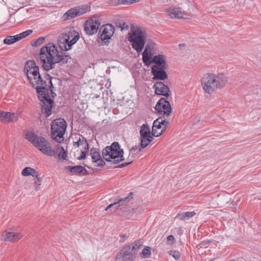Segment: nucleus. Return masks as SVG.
<instances>
[{
  "label": "nucleus",
  "mask_w": 261,
  "mask_h": 261,
  "mask_svg": "<svg viewBox=\"0 0 261 261\" xmlns=\"http://www.w3.org/2000/svg\"><path fill=\"white\" fill-rule=\"evenodd\" d=\"M70 59L68 55H60L57 46L49 43L41 48L37 61L45 70L49 71L55 67L56 64H65Z\"/></svg>",
  "instance_id": "nucleus-1"
},
{
  "label": "nucleus",
  "mask_w": 261,
  "mask_h": 261,
  "mask_svg": "<svg viewBox=\"0 0 261 261\" xmlns=\"http://www.w3.org/2000/svg\"><path fill=\"white\" fill-rule=\"evenodd\" d=\"M228 82V77L222 72H207L203 74L201 84L204 92L210 95L224 88Z\"/></svg>",
  "instance_id": "nucleus-2"
},
{
  "label": "nucleus",
  "mask_w": 261,
  "mask_h": 261,
  "mask_svg": "<svg viewBox=\"0 0 261 261\" xmlns=\"http://www.w3.org/2000/svg\"><path fill=\"white\" fill-rule=\"evenodd\" d=\"M46 85V82L44 81L37 84L34 87L38 94V98L41 100L42 112L45 117H48L52 114L54 103V101L46 93L47 91Z\"/></svg>",
  "instance_id": "nucleus-3"
},
{
  "label": "nucleus",
  "mask_w": 261,
  "mask_h": 261,
  "mask_svg": "<svg viewBox=\"0 0 261 261\" xmlns=\"http://www.w3.org/2000/svg\"><path fill=\"white\" fill-rule=\"evenodd\" d=\"M147 34L146 31L138 27H133L128 34V40L132 43V47L140 53L143 49Z\"/></svg>",
  "instance_id": "nucleus-4"
},
{
  "label": "nucleus",
  "mask_w": 261,
  "mask_h": 261,
  "mask_svg": "<svg viewBox=\"0 0 261 261\" xmlns=\"http://www.w3.org/2000/svg\"><path fill=\"white\" fill-rule=\"evenodd\" d=\"M123 150L120 148L117 142H113L111 146L105 147L102 151L103 159L108 162L117 164L125 160Z\"/></svg>",
  "instance_id": "nucleus-5"
},
{
  "label": "nucleus",
  "mask_w": 261,
  "mask_h": 261,
  "mask_svg": "<svg viewBox=\"0 0 261 261\" xmlns=\"http://www.w3.org/2000/svg\"><path fill=\"white\" fill-rule=\"evenodd\" d=\"M140 247L137 242L124 246L117 253L115 261H134Z\"/></svg>",
  "instance_id": "nucleus-6"
},
{
  "label": "nucleus",
  "mask_w": 261,
  "mask_h": 261,
  "mask_svg": "<svg viewBox=\"0 0 261 261\" xmlns=\"http://www.w3.org/2000/svg\"><path fill=\"white\" fill-rule=\"evenodd\" d=\"M24 70L30 83L33 87H35L37 84L45 81L42 80L39 72V67L36 65L34 61H27Z\"/></svg>",
  "instance_id": "nucleus-7"
},
{
  "label": "nucleus",
  "mask_w": 261,
  "mask_h": 261,
  "mask_svg": "<svg viewBox=\"0 0 261 261\" xmlns=\"http://www.w3.org/2000/svg\"><path fill=\"white\" fill-rule=\"evenodd\" d=\"M67 127L65 120L62 118L55 119L51 124V138L60 143L63 140V136Z\"/></svg>",
  "instance_id": "nucleus-8"
},
{
  "label": "nucleus",
  "mask_w": 261,
  "mask_h": 261,
  "mask_svg": "<svg viewBox=\"0 0 261 261\" xmlns=\"http://www.w3.org/2000/svg\"><path fill=\"white\" fill-rule=\"evenodd\" d=\"M34 145L43 153L48 156H55L56 152L52 149L49 142L43 137H39Z\"/></svg>",
  "instance_id": "nucleus-9"
},
{
  "label": "nucleus",
  "mask_w": 261,
  "mask_h": 261,
  "mask_svg": "<svg viewBox=\"0 0 261 261\" xmlns=\"http://www.w3.org/2000/svg\"><path fill=\"white\" fill-rule=\"evenodd\" d=\"M165 12L172 18L189 19L191 17L189 13L182 11L180 7H170L166 9Z\"/></svg>",
  "instance_id": "nucleus-10"
},
{
  "label": "nucleus",
  "mask_w": 261,
  "mask_h": 261,
  "mask_svg": "<svg viewBox=\"0 0 261 261\" xmlns=\"http://www.w3.org/2000/svg\"><path fill=\"white\" fill-rule=\"evenodd\" d=\"M90 10V7L87 5L82 7H75L68 10L64 15L65 19H70L76 16L82 15Z\"/></svg>",
  "instance_id": "nucleus-11"
},
{
  "label": "nucleus",
  "mask_w": 261,
  "mask_h": 261,
  "mask_svg": "<svg viewBox=\"0 0 261 261\" xmlns=\"http://www.w3.org/2000/svg\"><path fill=\"white\" fill-rule=\"evenodd\" d=\"M155 109L159 114L166 115V116H169L172 111L169 102L164 98H162L159 100Z\"/></svg>",
  "instance_id": "nucleus-12"
},
{
  "label": "nucleus",
  "mask_w": 261,
  "mask_h": 261,
  "mask_svg": "<svg viewBox=\"0 0 261 261\" xmlns=\"http://www.w3.org/2000/svg\"><path fill=\"white\" fill-rule=\"evenodd\" d=\"M99 25L100 22L96 18L89 19L85 23L84 30L87 35H92L97 33Z\"/></svg>",
  "instance_id": "nucleus-13"
},
{
  "label": "nucleus",
  "mask_w": 261,
  "mask_h": 261,
  "mask_svg": "<svg viewBox=\"0 0 261 261\" xmlns=\"http://www.w3.org/2000/svg\"><path fill=\"white\" fill-rule=\"evenodd\" d=\"M23 237V235L20 232H14L5 230L2 234V240L4 241H9L15 242Z\"/></svg>",
  "instance_id": "nucleus-14"
},
{
  "label": "nucleus",
  "mask_w": 261,
  "mask_h": 261,
  "mask_svg": "<svg viewBox=\"0 0 261 261\" xmlns=\"http://www.w3.org/2000/svg\"><path fill=\"white\" fill-rule=\"evenodd\" d=\"M114 27L110 24L103 25L99 31V33H101V38L102 40L110 39L114 34Z\"/></svg>",
  "instance_id": "nucleus-15"
},
{
  "label": "nucleus",
  "mask_w": 261,
  "mask_h": 261,
  "mask_svg": "<svg viewBox=\"0 0 261 261\" xmlns=\"http://www.w3.org/2000/svg\"><path fill=\"white\" fill-rule=\"evenodd\" d=\"M167 67H157L156 66H152L151 68V73L153 75V79L164 80L167 79L168 75L165 72Z\"/></svg>",
  "instance_id": "nucleus-16"
},
{
  "label": "nucleus",
  "mask_w": 261,
  "mask_h": 261,
  "mask_svg": "<svg viewBox=\"0 0 261 261\" xmlns=\"http://www.w3.org/2000/svg\"><path fill=\"white\" fill-rule=\"evenodd\" d=\"M153 88L155 89V93L157 95H163L166 97L169 96V88L163 82H155L153 85Z\"/></svg>",
  "instance_id": "nucleus-17"
},
{
  "label": "nucleus",
  "mask_w": 261,
  "mask_h": 261,
  "mask_svg": "<svg viewBox=\"0 0 261 261\" xmlns=\"http://www.w3.org/2000/svg\"><path fill=\"white\" fill-rule=\"evenodd\" d=\"M163 122V117H160L154 120L153 123L151 132V134L153 136L159 137L165 131V127H163L160 132L158 131V129L162 128V123Z\"/></svg>",
  "instance_id": "nucleus-18"
},
{
  "label": "nucleus",
  "mask_w": 261,
  "mask_h": 261,
  "mask_svg": "<svg viewBox=\"0 0 261 261\" xmlns=\"http://www.w3.org/2000/svg\"><path fill=\"white\" fill-rule=\"evenodd\" d=\"M133 194L132 192H130L129 195L124 198L119 199L117 201L114 202L113 203L110 204L109 205L105 210H108L109 208H111L113 206H115L116 209H118V208L121 205H123L126 204L132 198H133Z\"/></svg>",
  "instance_id": "nucleus-19"
},
{
  "label": "nucleus",
  "mask_w": 261,
  "mask_h": 261,
  "mask_svg": "<svg viewBox=\"0 0 261 261\" xmlns=\"http://www.w3.org/2000/svg\"><path fill=\"white\" fill-rule=\"evenodd\" d=\"M152 48V44L148 43L146 44L145 49L142 54V60L146 65H149L151 63L150 59L152 54L150 53V50Z\"/></svg>",
  "instance_id": "nucleus-20"
},
{
  "label": "nucleus",
  "mask_w": 261,
  "mask_h": 261,
  "mask_svg": "<svg viewBox=\"0 0 261 261\" xmlns=\"http://www.w3.org/2000/svg\"><path fill=\"white\" fill-rule=\"evenodd\" d=\"M67 170H68L72 174L75 175H86L87 174V170L86 169L82 166H68L66 167Z\"/></svg>",
  "instance_id": "nucleus-21"
},
{
  "label": "nucleus",
  "mask_w": 261,
  "mask_h": 261,
  "mask_svg": "<svg viewBox=\"0 0 261 261\" xmlns=\"http://www.w3.org/2000/svg\"><path fill=\"white\" fill-rule=\"evenodd\" d=\"M166 57L163 55H159L157 56H155L152 61L151 62V63H154L155 64L153 66H156L157 67H167V65L166 62Z\"/></svg>",
  "instance_id": "nucleus-22"
},
{
  "label": "nucleus",
  "mask_w": 261,
  "mask_h": 261,
  "mask_svg": "<svg viewBox=\"0 0 261 261\" xmlns=\"http://www.w3.org/2000/svg\"><path fill=\"white\" fill-rule=\"evenodd\" d=\"M196 215V213L193 212H182L178 214L175 217V219H178L181 221H187L190 218L193 217Z\"/></svg>",
  "instance_id": "nucleus-23"
},
{
  "label": "nucleus",
  "mask_w": 261,
  "mask_h": 261,
  "mask_svg": "<svg viewBox=\"0 0 261 261\" xmlns=\"http://www.w3.org/2000/svg\"><path fill=\"white\" fill-rule=\"evenodd\" d=\"M73 146H76L77 147L82 146L83 148L86 147V149H89V144L87 141L83 137L79 138L76 142H73Z\"/></svg>",
  "instance_id": "nucleus-24"
},
{
  "label": "nucleus",
  "mask_w": 261,
  "mask_h": 261,
  "mask_svg": "<svg viewBox=\"0 0 261 261\" xmlns=\"http://www.w3.org/2000/svg\"><path fill=\"white\" fill-rule=\"evenodd\" d=\"M34 179V186L36 191H38L40 189V187L41 185L42 179L40 174L37 172L35 174Z\"/></svg>",
  "instance_id": "nucleus-25"
},
{
  "label": "nucleus",
  "mask_w": 261,
  "mask_h": 261,
  "mask_svg": "<svg viewBox=\"0 0 261 261\" xmlns=\"http://www.w3.org/2000/svg\"><path fill=\"white\" fill-rule=\"evenodd\" d=\"M37 171H36L34 169L27 167L24 168L21 172V174L24 176H27L29 175H32L34 176L35 174L37 173Z\"/></svg>",
  "instance_id": "nucleus-26"
},
{
  "label": "nucleus",
  "mask_w": 261,
  "mask_h": 261,
  "mask_svg": "<svg viewBox=\"0 0 261 261\" xmlns=\"http://www.w3.org/2000/svg\"><path fill=\"white\" fill-rule=\"evenodd\" d=\"M150 129L149 126L147 124H143L140 128V137H145L150 134Z\"/></svg>",
  "instance_id": "nucleus-27"
},
{
  "label": "nucleus",
  "mask_w": 261,
  "mask_h": 261,
  "mask_svg": "<svg viewBox=\"0 0 261 261\" xmlns=\"http://www.w3.org/2000/svg\"><path fill=\"white\" fill-rule=\"evenodd\" d=\"M38 136H36L33 132L28 131L25 134V139L31 142L33 145L38 138Z\"/></svg>",
  "instance_id": "nucleus-28"
},
{
  "label": "nucleus",
  "mask_w": 261,
  "mask_h": 261,
  "mask_svg": "<svg viewBox=\"0 0 261 261\" xmlns=\"http://www.w3.org/2000/svg\"><path fill=\"white\" fill-rule=\"evenodd\" d=\"M56 153L59 152L58 158L59 159H62L63 160H66L67 157V154L64 148L60 145H58L57 146V151H55ZM57 154H56V155Z\"/></svg>",
  "instance_id": "nucleus-29"
},
{
  "label": "nucleus",
  "mask_w": 261,
  "mask_h": 261,
  "mask_svg": "<svg viewBox=\"0 0 261 261\" xmlns=\"http://www.w3.org/2000/svg\"><path fill=\"white\" fill-rule=\"evenodd\" d=\"M19 41L17 35L9 36L7 37L4 40V43L6 44H12Z\"/></svg>",
  "instance_id": "nucleus-30"
},
{
  "label": "nucleus",
  "mask_w": 261,
  "mask_h": 261,
  "mask_svg": "<svg viewBox=\"0 0 261 261\" xmlns=\"http://www.w3.org/2000/svg\"><path fill=\"white\" fill-rule=\"evenodd\" d=\"M77 41V39L72 38L71 40H70L69 44H68V45L65 44L61 45V49L62 50H68L71 49L72 45L75 44Z\"/></svg>",
  "instance_id": "nucleus-31"
},
{
  "label": "nucleus",
  "mask_w": 261,
  "mask_h": 261,
  "mask_svg": "<svg viewBox=\"0 0 261 261\" xmlns=\"http://www.w3.org/2000/svg\"><path fill=\"white\" fill-rule=\"evenodd\" d=\"M6 114V122H15L18 120V117L14 114L7 112Z\"/></svg>",
  "instance_id": "nucleus-32"
},
{
  "label": "nucleus",
  "mask_w": 261,
  "mask_h": 261,
  "mask_svg": "<svg viewBox=\"0 0 261 261\" xmlns=\"http://www.w3.org/2000/svg\"><path fill=\"white\" fill-rule=\"evenodd\" d=\"M45 78L47 80H49V83L50 84V90L52 94H53L54 93L53 91L54 90V85H53V81L54 82H58V79H57V78H51V77L49 75H47L45 76Z\"/></svg>",
  "instance_id": "nucleus-33"
},
{
  "label": "nucleus",
  "mask_w": 261,
  "mask_h": 261,
  "mask_svg": "<svg viewBox=\"0 0 261 261\" xmlns=\"http://www.w3.org/2000/svg\"><path fill=\"white\" fill-rule=\"evenodd\" d=\"M147 136L145 137H140V146L142 148H145L148 145L150 144V142H149V140L146 138Z\"/></svg>",
  "instance_id": "nucleus-34"
},
{
  "label": "nucleus",
  "mask_w": 261,
  "mask_h": 261,
  "mask_svg": "<svg viewBox=\"0 0 261 261\" xmlns=\"http://www.w3.org/2000/svg\"><path fill=\"white\" fill-rule=\"evenodd\" d=\"M91 154L92 155V159L93 162H94L101 158L99 152L96 151V149H91Z\"/></svg>",
  "instance_id": "nucleus-35"
},
{
  "label": "nucleus",
  "mask_w": 261,
  "mask_h": 261,
  "mask_svg": "<svg viewBox=\"0 0 261 261\" xmlns=\"http://www.w3.org/2000/svg\"><path fill=\"white\" fill-rule=\"evenodd\" d=\"M33 32V31L32 30H28L24 32H23L17 35V37L19 39V40L20 39L24 38L30 35Z\"/></svg>",
  "instance_id": "nucleus-36"
},
{
  "label": "nucleus",
  "mask_w": 261,
  "mask_h": 261,
  "mask_svg": "<svg viewBox=\"0 0 261 261\" xmlns=\"http://www.w3.org/2000/svg\"><path fill=\"white\" fill-rule=\"evenodd\" d=\"M168 253L173 256L175 259H178L180 257V253L176 250H170Z\"/></svg>",
  "instance_id": "nucleus-37"
},
{
  "label": "nucleus",
  "mask_w": 261,
  "mask_h": 261,
  "mask_svg": "<svg viewBox=\"0 0 261 261\" xmlns=\"http://www.w3.org/2000/svg\"><path fill=\"white\" fill-rule=\"evenodd\" d=\"M142 254L144 256V257H147L149 256L151 254L150 248L149 247H145L142 251Z\"/></svg>",
  "instance_id": "nucleus-38"
},
{
  "label": "nucleus",
  "mask_w": 261,
  "mask_h": 261,
  "mask_svg": "<svg viewBox=\"0 0 261 261\" xmlns=\"http://www.w3.org/2000/svg\"><path fill=\"white\" fill-rule=\"evenodd\" d=\"M140 0H120V5H129L139 2Z\"/></svg>",
  "instance_id": "nucleus-39"
},
{
  "label": "nucleus",
  "mask_w": 261,
  "mask_h": 261,
  "mask_svg": "<svg viewBox=\"0 0 261 261\" xmlns=\"http://www.w3.org/2000/svg\"><path fill=\"white\" fill-rule=\"evenodd\" d=\"M88 151L89 149H86V147L83 148V150L81 151V156L77 158L78 160H82L85 159L86 156V154Z\"/></svg>",
  "instance_id": "nucleus-40"
},
{
  "label": "nucleus",
  "mask_w": 261,
  "mask_h": 261,
  "mask_svg": "<svg viewBox=\"0 0 261 261\" xmlns=\"http://www.w3.org/2000/svg\"><path fill=\"white\" fill-rule=\"evenodd\" d=\"M69 36H66L64 38L62 39V41L60 42L59 43L60 47L61 48V45L63 44L68 45V44H69Z\"/></svg>",
  "instance_id": "nucleus-41"
},
{
  "label": "nucleus",
  "mask_w": 261,
  "mask_h": 261,
  "mask_svg": "<svg viewBox=\"0 0 261 261\" xmlns=\"http://www.w3.org/2000/svg\"><path fill=\"white\" fill-rule=\"evenodd\" d=\"M94 162L96 164L95 166L97 167H102L105 165V162L103 161L101 158L96 160Z\"/></svg>",
  "instance_id": "nucleus-42"
},
{
  "label": "nucleus",
  "mask_w": 261,
  "mask_h": 261,
  "mask_svg": "<svg viewBox=\"0 0 261 261\" xmlns=\"http://www.w3.org/2000/svg\"><path fill=\"white\" fill-rule=\"evenodd\" d=\"M128 162H125V163L119 164L118 166H117L115 168H123V167H125L128 166V165L130 164L133 162V160H132L130 159H128Z\"/></svg>",
  "instance_id": "nucleus-43"
},
{
  "label": "nucleus",
  "mask_w": 261,
  "mask_h": 261,
  "mask_svg": "<svg viewBox=\"0 0 261 261\" xmlns=\"http://www.w3.org/2000/svg\"><path fill=\"white\" fill-rule=\"evenodd\" d=\"M44 40V38L40 37L38 39H37L35 41L34 43L33 44V45H34V46L39 45L43 43Z\"/></svg>",
  "instance_id": "nucleus-44"
},
{
  "label": "nucleus",
  "mask_w": 261,
  "mask_h": 261,
  "mask_svg": "<svg viewBox=\"0 0 261 261\" xmlns=\"http://www.w3.org/2000/svg\"><path fill=\"white\" fill-rule=\"evenodd\" d=\"M7 112L0 111V120L2 121H5L6 119Z\"/></svg>",
  "instance_id": "nucleus-45"
},
{
  "label": "nucleus",
  "mask_w": 261,
  "mask_h": 261,
  "mask_svg": "<svg viewBox=\"0 0 261 261\" xmlns=\"http://www.w3.org/2000/svg\"><path fill=\"white\" fill-rule=\"evenodd\" d=\"M109 3L113 6L120 5V0H109Z\"/></svg>",
  "instance_id": "nucleus-46"
},
{
  "label": "nucleus",
  "mask_w": 261,
  "mask_h": 261,
  "mask_svg": "<svg viewBox=\"0 0 261 261\" xmlns=\"http://www.w3.org/2000/svg\"><path fill=\"white\" fill-rule=\"evenodd\" d=\"M142 149V148H141V146H140V147H139V146L135 145V146L132 147L130 149L129 151H130V152L135 151H136V150H139V151H141Z\"/></svg>",
  "instance_id": "nucleus-47"
},
{
  "label": "nucleus",
  "mask_w": 261,
  "mask_h": 261,
  "mask_svg": "<svg viewBox=\"0 0 261 261\" xmlns=\"http://www.w3.org/2000/svg\"><path fill=\"white\" fill-rule=\"evenodd\" d=\"M119 27L121 28V30H124L128 29V26L124 22L120 23Z\"/></svg>",
  "instance_id": "nucleus-48"
},
{
  "label": "nucleus",
  "mask_w": 261,
  "mask_h": 261,
  "mask_svg": "<svg viewBox=\"0 0 261 261\" xmlns=\"http://www.w3.org/2000/svg\"><path fill=\"white\" fill-rule=\"evenodd\" d=\"M163 123H162V125L164 126L163 127H166L168 125L169 122L168 121H166L165 119L163 117Z\"/></svg>",
  "instance_id": "nucleus-49"
},
{
  "label": "nucleus",
  "mask_w": 261,
  "mask_h": 261,
  "mask_svg": "<svg viewBox=\"0 0 261 261\" xmlns=\"http://www.w3.org/2000/svg\"><path fill=\"white\" fill-rule=\"evenodd\" d=\"M167 242H169L170 241L173 242L174 241V238L172 235H169L167 238Z\"/></svg>",
  "instance_id": "nucleus-50"
},
{
  "label": "nucleus",
  "mask_w": 261,
  "mask_h": 261,
  "mask_svg": "<svg viewBox=\"0 0 261 261\" xmlns=\"http://www.w3.org/2000/svg\"><path fill=\"white\" fill-rule=\"evenodd\" d=\"M153 135H151V133L149 134V135H147V137L146 138H148V140H149V142H150V143L152 141L153 139Z\"/></svg>",
  "instance_id": "nucleus-51"
},
{
  "label": "nucleus",
  "mask_w": 261,
  "mask_h": 261,
  "mask_svg": "<svg viewBox=\"0 0 261 261\" xmlns=\"http://www.w3.org/2000/svg\"><path fill=\"white\" fill-rule=\"evenodd\" d=\"M73 38H75V39H77V40L79 39V35H75Z\"/></svg>",
  "instance_id": "nucleus-52"
},
{
  "label": "nucleus",
  "mask_w": 261,
  "mask_h": 261,
  "mask_svg": "<svg viewBox=\"0 0 261 261\" xmlns=\"http://www.w3.org/2000/svg\"><path fill=\"white\" fill-rule=\"evenodd\" d=\"M168 1L169 0H162V3H167Z\"/></svg>",
  "instance_id": "nucleus-53"
},
{
  "label": "nucleus",
  "mask_w": 261,
  "mask_h": 261,
  "mask_svg": "<svg viewBox=\"0 0 261 261\" xmlns=\"http://www.w3.org/2000/svg\"><path fill=\"white\" fill-rule=\"evenodd\" d=\"M124 237H125V235L121 236V237L124 238Z\"/></svg>",
  "instance_id": "nucleus-54"
},
{
  "label": "nucleus",
  "mask_w": 261,
  "mask_h": 261,
  "mask_svg": "<svg viewBox=\"0 0 261 261\" xmlns=\"http://www.w3.org/2000/svg\"><path fill=\"white\" fill-rule=\"evenodd\" d=\"M230 261H236V260H234V259H231V260H230Z\"/></svg>",
  "instance_id": "nucleus-55"
}]
</instances>
